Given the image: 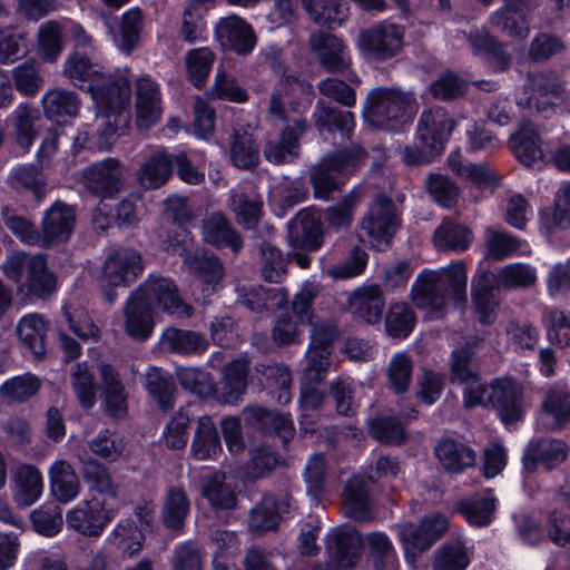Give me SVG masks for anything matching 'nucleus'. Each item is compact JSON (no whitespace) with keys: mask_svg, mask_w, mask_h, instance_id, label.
<instances>
[{"mask_svg":"<svg viewBox=\"0 0 570 570\" xmlns=\"http://www.w3.org/2000/svg\"><path fill=\"white\" fill-rule=\"evenodd\" d=\"M288 243L291 259L301 268L308 267L311 259L306 253L322 245V225L314 210H302L291 223Z\"/></svg>","mask_w":570,"mask_h":570,"instance_id":"11","label":"nucleus"},{"mask_svg":"<svg viewBox=\"0 0 570 570\" xmlns=\"http://www.w3.org/2000/svg\"><path fill=\"white\" fill-rule=\"evenodd\" d=\"M397 227L399 217L395 205L391 199L379 196L362 218L357 236L362 243L382 250L390 246Z\"/></svg>","mask_w":570,"mask_h":570,"instance_id":"8","label":"nucleus"},{"mask_svg":"<svg viewBox=\"0 0 570 570\" xmlns=\"http://www.w3.org/2000/svg\"><path fill=\"white\" fill-rule=\"evenodd\" d=\"M364 158L365 153L360 147L323 157L311 168L309 180L314 196L327 199L331 193L354 174Z\"/></svg>","mask_w":570,"mask_h":570,"instance_id":"7","label":"nucleus"},{"mask_svg":"<svg viewBox=\"0 0 570 570\" xmlns=\"http://www.w3.org/2000/svg\"><path fill=\"white\" fill-rule=\"evenodd\" d=\"M47 326L39 314H27L17 324L19 340L36 355L45 353Z\"/></svg>","mask_w":570,"mask_h":570,"instance_id":"47","label":"nucleus"},{"mask_svg":"<svg viewBox=\"0 0 570 570\" xmlns=\"http://www.w3.org/2000/svg\"><path fill=\"white\" fill-rule=\"evenodd\" d=\"M38 47L43 60L56 61L63 49L62 29L58 22L48 21L39 28Z\"/></svg>","mask_w":570,"mask_h":570,"instance_id":"62","label":"nucleus"},{"mask_svg":"<svg viewBox=\"0 0 570 570\" xmlns=\"http://www.w3.org/2000/svg\"><path fill=\"white\" fill-rule=\"evenodd\" d=\"M115 518V512L97 498L82 500L66 514L67 528L88 537L98 538Z\"/></svg>","mask_w":570,"mask_h":570,"instance_id":"12","label":"nucleus"},{"mask_svg":"<svg viewBox=\"0 0 570 570\" xmlns=\"http://www.w3.org/2000/svg\"><path fill=\"white\" fill-rule=\"evenodd\" d=\"M184 264L191 274L205 284L204 292L208 291L209 287L214 291L223 278L222 264L213 255L197 250L191 255H187Z\"/></svg>","mask_w":570,"mask_h":570,"instance_id":"39","label":"nucleus"},{"mask_svg":"<svg viewBox=\"0 0 570 570\" xmlns=\"http://www.w3.org/2000/svg\"><path fill=\"white\" fill-rule=\"evenodd\" d=\"M41 387V381L33 374L13 376L0 386V395L7 402H24L36 395Z\"/></svg>","mask_w":570,"mask_h":570,"instance_id":"55","label":"nucleus"},{"mask_svg":"<svg viewBox=\"0 0 570 570\" xmlns=\"http://www.w3.org/2000/svg\"><path fill=\"white\" fill-rule=\"evenodd\" d=\"M454 127L446 111L441 108H432L421 116L417 134L421 142L430 144L432 149L441 151Z\"/></svg>","mask_w":570,"mask_h":570,"instance_id":"24","label":"nucleus"},{"mask_svg":"<svg viewBox=\"0 0 570 570\" xmlns=\"http://www.w3.org/2000/svg\"><path fill=\"white\" fill-rule=\"evenodd\" d=\"M459 511L469 523L474 525H487L493 519L495 499L490 492H487L471 500L462 501L459 504Z\"/></svg>","mask_w":570,"mask_h":570,"instance_id":"58","label":"nucleus"},{"mask_svg":"<svg viewBox=\"0 0 570 570\" xmlns=\"http://www.w3.org/2000/svg\"><path fill=\"white\" fill-rule=\"evenodd\" d=\"M561 507L550 515L549 537L559 544H570V485L562 487L559 494Z\"/></svg>","mask_w":570,"mask_h":570,"instance_id":"48","label":"nucleus"},{"mask_svg":"<svg viewBox=\"0 0 570 570\" xmlns=\"http://www.w3.org/2000/svg\"><path fill=\"white\" fill-rule=\"evenodd\" d=\"M448 165L459 177L470 179L478 188L494 189L499 185V177L483 164L466 161L460 151H453L448 157Z\"/></svg>","mask_w":570,"mask_h":570,"instance_id":"29","label":"nucleus"},{"mask_svg":"<svg viewBox=\"0 0 570 570\" xmlns=\"http://www.w3.org/2000/svg\"><path fill=\"white\" fill-rule=\"evenodd\" d=\"M27 52L22 31L14 27L0 28V63H12Z\"/></svg>","mask_w":570,"mask_h":570,"instance_id":"64","label":"nucleus"},{"mask_svg":"<svg viewBox=\"0 0 570 570\" xmlns=\"http://www.w3.org/2000/svg\"><path fill=\"white\" fill-rule=\"evenodd\" d=\"M446 528L448 520L439 513L425 517L417 525L410 523L402 525L399 534L406 558L415 557L417 553L429 549L443 535Z\"/></svg>","mask_w":570,"mask_h":570,"instance_id":"14","label":"nucleus"},{"mask_svg":"<svg viewBox=\"0 0 570 570\" xmlns=\"http://www.w3.org/2000/svg\"><path fill=\"white\" fill-rule=\"evenodd\" d=\"M41 101L46 116L51 119L76 116L79 109L77 95L60 88L46 92Z\"/></svg>","mask_w":570,"mask_h":570,"instance_id":"53","label":"nucleus"},{"mask_svg":"<svg viewBox=\"0 0 570 570\" xmlns=\"http://www.w3.org/2000/svg\"><path fill=\"white\" fill-rule=\"evenodd\" d=\"M13 497L21 505H31L43 492V480L40 471L30 464L19 466L13 476Z\"/></svg>","mask_w":570,"mask_h":570,"instance_id":"30","label":"nucleus"},{"mask_svg":"<svg viewBox=\"0 0 570 570\" xmlns=\"http://www.w3.org/2000/svg\"><path fill=\"white\" fill-rule=\"evenodd\" d=\"M504 7L490 17L492 26L509 37L524 39L529 33V23L523 11L529 8L530 0H503Z\"/></svg>","mask_w":570,"mask_h":570,"instance_id":"23","label":"nucleus"},{"mask_svg":"<svg viewBox=\"0 0 570 570\" xmlns=\"http://www.w3.org/2000/svg\"><path fill=\"white\" fill-rule=\"evenodd\" d=\"M125 331L136 340L148 338L154 328L151 308L132 293L125 306Z\"/></svg>","mask_w":570,"mask_h":570,"instance_id":"33","label":"nucleus"},{"mask_svg":"<svg viewBox=\"0 0 570 570\" xmlns=\"http://www.w3.org/2000/svg\"><path fill=\"white\" fill-rule=\"evenodd\" d=\"M537 282V271L523 263H512L501 267L495 274L481 272L472 282L474 309L484 324H491L497 317L499 303L493 289L530 287Z\"/></svg>","mask_w":570,"mask_h":570,"instance_id":"4","label":"nucleus"},{"mask_svg":"<svg viewBox=\"0 0 570 570\" xmlns=\"http://www.w3.org/2000/svg\"><path fill=\"white\" fill-rule=\"evenodd\" d=\"M140 254L130 248L112 250L106 258L99 284L106 299L112 303L116 298L115 287L126 286L142 273Z\"/></svg>","mask_w":570,"mask_h":570,"instance_id":"10","label":"nucleus"},{"mask_svg":"<svg viewBox=\"0 0 570 570\" xmlns=\"http://www.w3.org/2000/svg\"><path fill=\"white\" fill-rule=\"evenodd\" d=\"M404 30L401 26L381 22L361 32L358 47L372 59L386 60L401 51Z\"/></svg>","mask_w":570,"mask_h":570,"instance_id":"13","label":"nucleus"},{"mask_svg":"<svg viewBox=\"0 0 570 570\" xmlns=\"http://www.w3.org/2000/svg\"><path fill=\"white\" fill-rule=\"evenodd\" d=\"M136 122L140 129H149L156 125L163 112L161 92L158 82L144 75L135 82Z\"/></svg>","mask_w":570,"mask_h":570,"instance_id":"15","label":"nucleus"},{"mask_svg":"<svg viewBox=\"0 0 570 570\" xmlns=\"http://www.w3.org/2000/svg\"><path fill=\"white\" fill-rule=\"evenodd\" d=\"M315 117V126L321 134L338 130L342 136L348 137L355 127L354 116L350 111L343 112L328 107H317Z\"/></svg>","mask_w":570,"mask_h":570,"instance_id":"59","label":"nucleus"},{"mask_svg":"<svg viewBox=\"0 0 570 570\" xmlns=\"http://www.w3.org/2000/svg\"><path fill=\"white\" fill-rule=\"evenodd\" d=\"M216 36L237 53H248L256 45L252 26L243 18L230 14L222 18L215 27Z\"/></svg>","mask_w":570,"mask_h":570,"instance_id":"21","label":"nucleus"},{"mask_svg":"<svg viewBox=\"0 0 570 570\" xmlns=\"http://www.w3.org/2000/svg\"><path fill=\"white\" fill-rule=\"evenodd\" d=\"M28 293L37 297H46L56 289V278L48 271L43 256L35 255L29 262V268L26 274V281L21 285Z\"/></svg>","mask_w":570,"mask_h":570,"instance_id":"41","label":"nucleus"},{"mask_svg":"<svg viewBox=\"0 0 570 570\" xmlns=\"http://www.w3.org/2000/svg\"><path fill=\"white\" fill-rule=\"evenodd\" d=\"M343 503L351 518L361 521L367 519L368 497L364 479L354 476L350 480L343 492Z\"/></svg>","mask_w":570,"mask_h":570,"instance_id":"54","label":"nucleus"},{"mask_svg":"<svg viewBox=\"0 0 570 570\" xmlns=\"http://www.w3.org/2000/svg\"><path fill=\"white\" fill-rule=\"evenodd\" d=\"M491 406L499 413L505 424L518 421L523 411V389L520 383L509 377L492 381Z\"/></svg>","mask_w":570,"mask_h":570,"instance_id":"17","label":"nucleus"},{"mask_svg":"<svg viewBox=\"0 0 570 570\" xmlns=\"http://www.w3.org/2000/svg\"><path fill=\"white\" fill-rule=\"evenodd\" d=\"M134 294L151 309L159 308L177 318L193 314V307L181 299L176 284L163 275L150 274Z\"/></svg>","mask_w":570,"mask_h":570,"instance_id":"9","label":"nucleus"},{"mask_svg":"<svg viewBox=\"0 0 570 570\" xmlns=\"http://www.w3.org/2000/svg\"><path fill=\"white\" fill-rule=\"evenodd\" d=\"M510 149L528 167L539 166L544 158L542 142L531 122L522 124L519 130L511 136Z\"/></svg>","mask_w":570,"mask_h":570,"instance_id":"25","label":"nucleus"},{"mask_svg":"<svg viewBox=\"0 0 570 570\" xmlns=\"http://www.w3.org/2000/svg\"><path fill=\"white\" fill-rule=\"evenodd\" d=\"M302 92L305 95L303 107L311 104L309 88L299 82L296 78L287 77L282 80L278 89L271 97L268 105V117L271 120H286L287 124L281 132L279 140L268 141L264 148V157L273 164H283L293 160L297 156L298 139L308 128L303 118L288 119L283 106V97Z\"/></svg>","mask_w":570,"mask_h":570,"instance_id":"3","label":"nucleus"},{"mask_svg":"<svg viewBox=\"0 0 570 570\" xmlns=\"http://www.w3.org/2000/svg\"><path fill=\"white\" fill-rule=\"evenodd\" d=\"M289 508V498L276 501L273 497H265L252 511L250 527L259 531L273 530L277 527L279 519L288 513Z\"/></svg>","mask_w":570,"mask_h":570,"instance_id":"40","label":"nucleus"},{"mask_svg":"<svg viewBox=\"0 0 570 570\" xmlns=\"http://www.w3.org/2000/svg\"><path fill=\"white\" fill-rule=\"evenodd\" d=\"M247 420L265 432H275L287 441L293 434V423L288 414H281L253 406L246 411Z\"/></svg>","mask_w":570,"mask_h":570,"instance_id":"46","label":"nucleus"},{"mask_svg":"<svg viewBox=\"0 0 570 570\" xmlns=\"http://www.w3.org/2000/svg\"><path fill=\"white\" fill-rule=\"evenodd\" d=\"M190 503L184 489L173 487L167 491L161 507V521L169 530L183 528Z\"/></svg>","mask_w":570,"mask_h":570,"instance_id":"43","label":"nucleus"},{"mask_svg":"<svg viewBox=\"0 0 570 570\" xmlns=\"http://www.w3.org/2000/svg\"><path fill=\"white\" fill-rule=\"evenodd\" d=\"M415 112L411 95L394 87L371 89L363 106L364 119L374 127L394 130Z\"/></svg>","mask_w":570,"mask_h":570,"instance_id":"5","label":"nucleus"},{"mask_svg":"<svg viewBox=\"0 0 570 570\" xmlns=\"http://www.w3.org/2000/svg\"><path fill=\"white\" fill-rule=\"evenodd\" d=\"M222 445L216 425L207 415L200 416L190 445V452L197 460L216 459Z\"/></svg>","mask_w":570,"mask_h":570,"instance_id":"31","label":"nucleus"},{"mask_svg":"<svg viewBox=\"0 0 570 570\" xmlns=\"http://www.w3.org/2000/svg\"><path fill=\"white\" fill-rule=\"evenodd\" d=\"M63 73L76 86L81 87L87 83L95 106H111L117 111L126 101L130 100L128 68H117L111 72H105L102 67L92 63L87 57L72 53L65 61Z\"/></svg>","mask_w":570,"mask_h":570,"instance_id":"1","label":"nucleus"},{"mask_svg":"<svg viewBox=\"0 0 570 570\" xmlns=\"http://www.w3.org/2000/svg\"><path fill=\"white\" fill-rule=\"evenodd\" d=\"M528 89L533 92V96L522 100L518 98V105L528 108H535V110L543 117H548L553 111V102L549 94L553 92L556 85L549 81L543 75H533L529 78Z\"/></svg>","mask_w":570,"mask_h":570,"instance_id":"49","label":"nucleus"},{"mask_svg":"<svg viewBox=\"0 0 570 570\" xmlns=\"http://www.w3.org/2000/svg\"><path fill=\"white\" fill-rule=\"evenodd\" d=\"M466 268L462 262L419 275L413 286L414 303L430 317H438L451 297L456 306L465 301Z\"/></svg>","mask_w":570,"mask_h":570,"instance_id":"2","label":"nucleus"},{"mask_svg":"<svg viewBox=\"0 0 570 570\" xmlns=\"http://www.w3.org/2000/svg\"><path fill=\"white\" fill-rule=\"evenodd\" d=\"M202 494L215 510L234 509L237 503L235 487L220 472L204 479Z\"/></svg>","mask_w":570,"mask_h":570,"instance_id":"35","label":"nucleus"},{"mask_svg":"<svg viewBox=\"0 0 570 570\" xmlns=\"http://www.w3.org/2000/svg\"><path fill=\"white\" fill-rule=\"evenodd\" d=\"M472 240V233L469 228L443 222L434 232L433 243L443 250H465Z\"/></svg>","mask_w":570,"mask_h":570,"instance_id":"51","label":"nucleus"},{"mask_svg":"<svg viewBox=\"0 0 570 570\" xmlns=\"http://www.w3.org/2000/svg\"><path fill=\"white\" fill-rule=\"evenodd\" d=\"M333 328H325L323 325H314L312 330V342L306 353L307 365L304 371V379L301 389V406L304 411L316 410L324 402V393L318 390L317 384L322 383L330 367L328 345L335 338Z\"/></svg>","mask_w":570,"mask_h":570,"instance_id":"6","label":"nucleus"},{"mask_svg":"<svg viewBox=\"0 0 570 570\" xmlns=\"http://www.w3.org/2000/svg\"><path fill=\"white\" fill-rule=\"evenodd\" d=\"M12 117L16 140L24 150H28L37 135L35 124L40 119L39 110L28 105H19Z\"/></svg>","mask_w":570,"mask_h":570,"instance_id":"56","label":"nucleus"},{"mask_svg":"<svg viewBox=\"0 0 570 570\" xmlns=\"http://www.w3.org/2000/svg\"><path fill=\"white\" fill-rule=\"evenodd\" d=\"M362 543L360 533L348 527L332 529L326 535L327 554L340 569L352 568L358 562Z\"/></svg>","mask_w":570,"mask_h":570,"instance_id":"16","label":"nucleus"},{"mask_svg":"<svg viewBox=\"0 0 570 570\" xmlns=\"http://www.w3.org/2000/svg\"><path fill=\"white\" fill-rule=\"evenodd\" d=\"M229 156L232 163L242 169H248L258 163V148L250 130H234L230 141Z\"/></svg>","mask_w":570,"mask_h":570,"instance_id":"45","label":"nucleus"},{"mask_svg":"<svg viewBox=\"0 0 570 570\" xmlns=\"http://www.w3.org/2000/svg\"><path fill=\"white\" fill-rule=\"evenodd\" d=\"M309 47L320 65L328 72H343L351 63L347 47L331 33H313L309 37Z\"/></svg>","mask_w":570,"mask_h":570,"instance_id":"20","label":"nucleus"},{"mask_svg":"<svg viewBox=\"0 0 570 570\" xmlns=\"http://www.w3.org/2000/svg\"><path fill=\"white\" fill-rule=\"evenodd\" d=\"M159 344L164 351L184 355L200 354L208 348V342L203 335L174 327L163 332Z\"/></svg>","mask_w":570,"mask_h":570,"instance_id":"32","label":"nucleus"},{"mask_svg":"<svg viewBox=\"0 0 570 570\" xmlns=\"http://www.w3.org/2000/svg\"><path fill=\"white\" fill-rule=\"evenodd\" d=\"M568 456V446L560 440H541L534 444H530L525 451V466L540 462L546 469L563 462Z\"/></svg>","mask_w":570,"mask_h":570,"instance_id":"42","label":"nucleus"},{"mask_svg":"<svg viewBox=\"0 0 570 570\" xmlns=\"http://www.w3.org/2000/svg\"><path fill=\"white\" fill-rule=\"evenodd\" d=\"M70 383L79 404L85 409L92 407L96 403L97 389L94 374L86 362L71 366Z\"/></svg>","mask_w":570,"mask_h":570,"instance_id":"52","label":"nucleus"},{"mask_svg":"<svg viewBox=\"0 0 570 570\" xmlns=\"http://www.w3.org/2000/svg\"><path fill=\"white\" fill-rule=\"evenodd\" d=\"M531 249L527 242L518 239L512 235L488 228L485 232V255L494 259H504L512 255L528 256Z\"/></svg>","mask_w":570,"mask_h":570,"instance_id":"37","label":"nucleus"},{"mask_svg":"<svg viewBox=\"0 0 570 570\" xmlns=\"http://www.w3.org/2000/svg\"><path fill=\"white\" fill-rule=\"evenodd\" d=\"M79 459L82 464V478L89 488L101 494L115 495V487L108 469L90 456L85 455Z\"/></svg>","mask_w":570,"mask_h":570,"instance_id":"60","label":"nucleus"},{"mask_svg":"<svg viewBox=\"0 0 570 570\" xmlns=\"http://www.w3.org/2000/svg\"><path fill=\"white\" fill-rule=\"evenodd\" d=\"M75 225L73 208L61 202L53 203L42 217L40 245L49 246L68 240Z\"/></svg>","mask_w":570,"mask_h":570,"instance_id":"19","label":"nucleus"},{"mask_svg":"<svg viewBox=\"0 0 570 570\" xmlns=\"http://www.w3.org/2000/svg\"><path fill=\"white\" fill-rule=\"evenodd\" d=\"M441 465L451 473L462 472L475 463V453L468 445L452 439L441 441L435 448Z\"/></svg>","mask_w":570,"mask_h":570,"instance_id":"36","label":"nucleus"},{"mask_svg":"<svg viewBox=\"0 0 570 570\" xmlns=\"http://www.w3.org/2000/svg\"><path fill=\"white\" fill-rule=\"evenodd\" d=\"M384 305L383 292L377 285L358 287L350 298L353 314L368 324L380 323Z\"/></svg>","mask_w":570,"mask_h":570,"instance_id":"26","label":"nucleus"},{"mask_svg":"<svg viewBox=\"0 0 570 570\" xmlns=\"http://www.w3.org/2000/svg\"><path fill=\"white\" fill-rule=\"evenodd\" d=\"M106 541L124 557L131 558L142 549L145 537L132 520H122L108 533Z\"/></svg>","mask_w":570,"mask_h":570,"instance_id":"38","label":"nucleus"},{"mask_svg":"<svg viewBox=\"0 0 570 570\" xmlns=\"http://www.w3.org/2000/svg\"><path fill=\"white\" fill-rule=\"evenodd\" d=\"M412 370L413 361L406 353L399 352L391 357L386 373L390 387L394 393H403L409 389Z\"/></svg>","mask_w":570,"mask_h":570,"instance_id":"63","label":"nucleus"},{"mask_svg":"<svg viewBox=\"0 0 570 570\" xmlns=\"http://www.w3.org/2000/svg\"><path fill=\"white\" fill-rule=\"evenodd\" d=\"M144 385L150 396L165 410L174 405V385L166 373L150 367L145 374Z\"/></svg>","mask_w":570,"mask_h":570,"instance_id":"61","label":"nucleus"},{"mask_svg":"<svg viewBox=\"0 0 570 570\" xmlns=\"http://www.w3.org/2000/svg\"><path fill=\"white\" fill-rule=\"evenodd\" d=\"M50 490L55 498L68 503L80 492V482L73 468L65 460H57L49 469Z\"/></svg>","mask_w":570,"mask_h":570,"instance_id":"28","label":"nucleus"},{"mask_svg":"<svg viewBox=\"0 0 570 570\" xmlns=\"http://www.w3.org/2000/svg\"><path fill=\"white\" fill-rule=\"evenodd\" d=\"M472 51L494 63L498 70H504L510 63V56L485 31L475 30L469 37Z\"/></svg>","mask_w":570,"mask_h":570,"instance_id":"57","label":"nucleus"},{"mask_svg":"<svg viewBox=\"0 0 570 570\" xmlns=\"http://www.w3.org/2000/svg\"><path fill=\"white\" fill-rule=\"evenodd\" d=\"M124 169L115 158L95 163L88 166L82 178L86 187L94 194L102 197L111 196L122 186Z\"/></svg>","mask_w":570,"mask_h":570,"instance_id":"18","label":"nucleus"},{"mask_svg":"<svg viewBox=\"0 0 570 570\" xmlns=\"http://www.w3.org/2000/svg\"><path fill=\"white\" fill-rule=\"evenodd\" d=\"M203 237L206 243L229 246L233 250H238L242 247L239 236L219 213L212 214L204 219Z\"/></svg>","mask_w":570,"mask_h":570,"instance_id":"44","label":"nucleus"},{"mask_svg":"<svg viewBox=\"0 0 570 570\" xmlns=\"http://www.w3.org/2000/svg\"><path fill=\"white\" fill-rule=\"evenodd\" d=\"M174 156L165 150H158L144 163L137 171L140 186L146 189H156L163 186L171 174Z\"/></svg>","mask_w":570,"mask_h":570,"instance_id":"34","label":"nucleus"},{"mask_svg":"<svg viewBox=\"0 0 570 570\" xmlns=\"http://www.w3.org/2000/svg\"><path fill=\"white\" fill-rule=\"evenodd\" d=\"M570 421V393L554 386L544 392L540 422L548 429H556Z\"/></svg>","mask_w":570,"mask_h":570,"instance_id":"27","label":"nucleus"},{"mask_svg":"<svg viewBox=\"0 0 570 570\" xmlns=\"http://www.w3.org/2000/svg\"><path fill=\"white\" fill-rule=\"evenodd\" d=\"M129 105V100L124 104L121 109L114 110L111 106H96L97 116L100 120V127H104L99 132V148L107 150L111 147L114 142V137L117 134L118 128L127 125L128 122V114H126V109Z\"/></svg>","mask_w":570,"mask_h":570,"instance_id":"50","label":"nucleus"},{"mask_svg":"<svg viewBox=\"0 0 570 570\" xmlns=\"http://www.w3.org/2000/svg\"><path fill=\"white\" fill-rule=\"evenodd\" d=\"M102 404L110 416L122 417L127 413V393L119 373L107 363L99 366Z\"/></svg>","mask_w":570,"mask_h":570,"instance_id":"22","label":"nucleus"}]
</instances>
